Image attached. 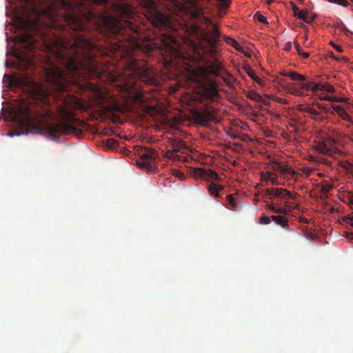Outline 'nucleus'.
I'll list each match as a JSON object with an SVG mask.
<instances>
[{
  "mask_svg": "<svg viewBox=\"0 0 353 353\" xmlns=\"http://www.w3.org/2000/svg\"><path fill=\"white\" fill-rule=\"evenodd\" d=\"M319 150L323 154H327L330 152L329 148L325 143H319L318 145Z\"/></svg>",
  "mask_w": 353,
  "mask_h": 353,
  "instance_id": "nucleus-32",
  "label": "nucleus"
},
{
  "mask_svg": "<svg viewBox=\"0 0 353 353\" xmlns=\"http://www.w3.org/2000/svg\"><path fill=\"white\" fill-rule=\"evenodd\" d=\"M254 17L260 22L263 23H265V24H267L268 22L266 19V18L263 16L261 14H260L259 12H256L255 14H254Z\"/></svg>",
  "mask_w": 353,
  "mask_h": 353,
  "instance_id": "nucleus-34",
  "label": "nucleus"
},
{
  "mask_svg": "<svg viewBox=\"0 0 353 353\" xmlns=\"http://www.w3.org/2000/svg\"><path fill=\"white\" fill-rule=\"evenodd\" d=\"M350 224L352 225V226L353 227V216H352L350 218Z\"/></svg>",
  "mask_w": 353,
  "mask_h": 353,
  "instance_id": "nucleus-53",
  "label": "nucleus"
},
{
  "mask_svg": "<svg viewBox=\"0 0 353 353\" xmlns=\"http://www.w3.org/2000/svg\"><path fill=\"white\" fill-rule=\"evenodd\" d=\"M328 1L343 7H345L347 5V0H328Z\"/></svg>",
  "mask_w": 353,
  "mask_h": 353,
  "instance_id": "nucleus-35",
  "label": "nucleus"
},
{
  "mask_svg": "<svg viewBox=\"0 0 353 353\" xmlns=\"http://www.w3.org/2000/svg\"><path fill=\"white\" fill-rule=\"evenodd\" d=\"M340 166L347 173L353 175V164L349 161L340 163Z\"/></svg>",
  "mask_w": 353,
  "mask_h": 353,
  "instance_id": "nucleus-21",
  "label": "nucleus"
},
{
  "mask_svg": "<svg viewBox=\"0 0 353 353\" xmlns=\"http://www.w3.org/2000/svg\"><path fill=\"white\" fill-rule=\"evenodd\" d=\"M292 10L294 13V16H296L297 14V12H300L298 7L296 6H295L294 4H293Z\"/></svg>",
  "mask_w": 353,
  "mask_h": 353,
  "instance_id": "nucleus-42",
  "label": "nucleus"
},
{
  "mask_svg": "<svg viewBox=\"0 0 353 353\" xmlns=\"http://www.w3.org/2000/svg\"><path fill=\"white\" fill-rule=\"evenodd\" d=\"M264 1L267 5L269 6L274 2V0H264Z\"/></svg>",
  "mask_w": 353,
  "mask_h": 353,
  "instance_id": "nucleus-46",
  "label": "nucleus"
},
{
  "mask_svg": "<svg viewBox=\"0 0 353 353\" xmlns=\"http://www.w3.org/2000/svg\"><path fill=\"white\" fill-rule=\"evenodd\" d=\"M172 150L168 151L167 157L174 161H180L181 157L179 152L183 154L187 150V147L181 141L174 140L171 143Z\"/></svg>",
  "mask_w": 353,
  "mask_h": 353,
  "instance_id": "nucleus-11",
  "label": "nucleus"
},
{
  "mask_svg": "<svg viewBox=\"0 0 353 353\" xmlns=\"http://www.w3.org/2000/svg\"><path fill=\"white\" fill-rule=\"evenodd\" d=\"M64 121L59 123H48L44 126L46 132L53 137H59L61 134H77L79 130L70 123L74 118L68 110H63Z\"/></svg>",
  "mask_w": 353,
  "mask_h": 353,
  "instance_id": "nucleus-6",
  "label": "nucleus"
},
{
  "mask_svg": "<svg viewBox=\"0 0 353 353\" xmlns=\"http://www.w3.org/2000/svg\"><path fill=\"white\" fill-rule=\"evenodd\" d=\"M321 99L326 100L329 101H337L336 97L329 96V97H321Z\"/></svg>",
  "mask_w": 353,
  "mask_h": 353,
  "instance_id": "nucleus-38",
  "label": "nucleus"
},
{
  "mask_svg": "<svg viewBox=\"0 0 353 353\" xmlns=\"http://www.w3.org/2000/svg\"><path fill=\"white\" fill-rule=\"evenodd\" d=\"M290 78L296 81H304L305 78L302 74H298L295 72H290Z\"/></svg>",
  "mask_w": 353,
  "mask_h": 353,
  "instance_id": "nucleus-24",
  "label": "nucleus"
},
{
  "mask_svg": "<svg viewBox=\"0 0 353 353\" xmlns=\"http://www.w3.org/2000/svg\"><path fill=\"white\" fill-rule=\"evenodd\" d=\"M341 28L342 31L345 34L350 32L349 30L343 24L341 25Z\"/></svg>",
  "mask_w": 353,
  "mask_h": 353,
  "instance_id": "nucleus-43",
  "label": "nucleus"
},
{
  "mask_svg": "<svg viewBox=\"0 0 353 353\" xmlns=\"http://www.w3.org/2000/svg\"><path fill=\"white\" fill-rule=\"evenodd\" d=\"M318 107H319V108H320V109H323V110H326V111H327V112H328V110L325 109V108L322 104H320V103H319V104H318Z\"/></svg>",
  "mask_w": 353,
  "mask_h": 353,
  "instance_id": "nucleus-48",
  "label": "nucleus"
},
{
  "mask_svg": "<svg viewBox=\"0 0 353 353\" xmlns=\"http://www.w3.org/2000/svg\"><path fill=\"white\" fill-rule=\"evenodd\" d=\"M247 97L249 98L251 100H253L254 101L259 102L262 100V97L260 95V94L256 91L255 90H250L247 93Z\"/></svg>",
  "mask_w": 353,
  "mask_h": 353,
  "instance_id": "nucleus-19",
  "label": "nucleus"
},
{
  "mask_svg": "<svg viewBox=\"0 0 353 353\" xmlns=\"http://www.w3.org/2000/svg\"><path fill=\"white\" fill-rule=\"evenodd\" d=\"M194 175L197 178L202 179L205 181H220L221 180L219 174L210 169L199 168L194 170Z\"/></svg>",
  "mask_w": 353,
  "mask_h": 353,
  "instance_id": "nucleus-12",
  "label": "nucleus"
},
{
  "mask_svg": "<svg viewBox=\"0 0 353 353\" xmlns=\"http://www.w3.org/2000/svg\"><path fill=\"white\" fill-rule=\"evenodd\" d=\"M178 4H179L178 1H174V6H175L176 7H178Z\"/></svg>",
  "mask_w": 353,
  "mask_h": 353,
  "instance_id": "nucleus-54",
  "label": "nucleus"
},
{
  "mask_svg": "<svg viewBox=\"0 0 353 353\" xmlns=\"http://www.w3.org/2000/svg\"><path fill=\"white\" fill-rule=\"evenodd\" d=\"M106 141L110 148H114L117 144V141L113 139H108Z\"/></svg>",
  "mask_w": 353,
  "mask_h": 353,
  "instance_id": "nucleus-37",
  "label": "nucleus"
},
{
  "mask_svg": "<svg viewBox=\"0 0 353 353\" xmlns=\"http://www.w3.org/2000/svg\"><path fill=\"white\" fill-rule=\"evenodd\" d=\"M194 119L196 123L206 125L213 118V111L209 109L196 110L193 113Z\"/></svg>",
  "mask_w": 353,
  "mask_h": 353,
  "instance_id": "nucleus-13",
  "label": "nucleus"
},
{
  "mask_svg": "<svg viewBox=\"0 0 353 353\" xmlns=\"http://www.w3.org/2000/svg\"><path fill=\"white\" fill-rule=\"evenodd\" d=\"M306 19H312V22L314 21V17H308L307 15L305 16Z\"/></svg>",
  "mask_w": 353,
  "mask_h": 353,
  "instance_id": "nucleus-49",
  "label": "nucleus"
},
{
  "mask_svg": "<svg viewBox=\"0 0 353 353\" xmlns=\"http://www.w3.org/2000/svg\"><path fill=\"white\" fill-rule=\"evenodd\" d=\"M191 81H192V82H196V77H192V78L191 79Z\"/></svg>",
  "mask_w": 353,
  "mask_h": 353,
  "instance_id": "nucleus-52",
  "label": "nucleus"
},
{
  "mask_svg": "<svg viewBox=\"0 0 353 353\" xmlns=\"http://www.w3.org/2000/svg\"><path fill=\"white\" fill-rule=\"evenodd\" d=\"M224 40L228 45L233 47L235 50H239V43L234 39L229 37H225Z\"/></svg>",
  "mask_w": 353,
  "mask_h": 353,
  "instance_id": "nucleus-23",
  "label": "nucleus"
},
{
  "mask_svg": "<svg viewBox=\"0 0 353 353\" xmlns=\"http://www.w3.org/2000/svg\"><path fill=\"white\" fill-rule=\"evenodd\" d=\"M206 43L208 44V52L210 54H211L212 56H216L218 53V49H217V46L219 45V42H216V41H203V43ZM188 50H190V48H188ZM191 51L194 53V54H196L197 55H200L201 54H202L203 52H204V49L202 50V51H200V54H197V53H195L192 50Z\"/></svg>",
  "mask_w": 353,
  "mask_h": 353,
  "instance_id": "nucleus-16",
  "label": "nucleus"
},
{
  "mask_svg": "<svg viewBox=\"0 0 353 353\" xmlns=\"http://www.w3.org/2000/svg\"><path fill=\"white\" fill-rule=\"evenodd\" d=\"M307 36H305L304 39H305V40H306V39H307Z\"/></svg>",
  "mask_w": 353,
  "mask_h": 353,
  "instance_id": "nucleus-57",
  "label": "nucleus"
},
{
  "mask_svg": "<svg viewBox=\"0 0 353 353\" xmlns=\"http://www.w3.org/2000/svg\"><path fill=\"white\" fill-rule=\"evenodd\" d=\"M299 1H300V2H303V0H299Z\"/></svg>",
  "mask_w": 353,
  "mask_h": 353,
  "instance_id": "nucleus-60",
  "label": "nucleus"
},
{
  "mask_svg": "<svg viewBox=\"0 0 353 353\" xmlns=\"http://www.w3.org/2000/svg\"><path fill=\"white\" fill-rule=\"evenodd\" d=\"M219 97L217 87L214 83L203 84L199 88V100L201 103L205 100L214 101Z\"/></svg>",
  "mask_w": 353,
  "mask_h": 353,
  "instance_id": "nucleus-10",
  "label": "nucleus"
},
{
  "mask_svg": "<svg viewBox=\"0 0 353 353\" xmlns=\"http://www.w3.org/2000/svg\"><path fill=\"white\" fill-rule=\"evenodd\" d=\"M309 114L312 117L313 119L316 120H319V117L321 116V113L314 108H313L312 107L310 110Z\"/></svg>",
  "mask_w": 353,
  "mask_h": 353,
  "instance_id": "nucleus-31",
  "label": "nucleus"
},
{
  "mask_svg": "<svg viewBox=\"0 0 353 353\" xmlns=\"http://www.w3.org/2000/svg\"><path fill=\"white\" fill-rule=\"evenodd\" d=\"M209 193L216 198L220 197V192L223 190V187L214 183H210L208 185Z\"/></svg>",
  "mask_w": 353,
  "mask_h": 353,
  "instance_id": "nucleus-17",
  "label": "nucleus"
},
{
  "mask_svg": "<svg viewBox=\"0 0 353 353\" xmlns=\"http://www.w3.org/2000/svg\"><path fill=\"white\" fill-rule=\"evenodd\" d=\"M332 141L334 143H335V141H334V139H332Z\"/></svg>",
  "mask_w": 353,
  "mask_h": 353,
  "instance_id": "nucleus-58",
  "label": "nucleus"
},
{
  "mask_svg": "<svg viewBox=\"0 0 353 353\" xmlns=\"http://www.w3.org/2000/svg\"><path fill=\"white\" fill-rule=\"evenodd\" d=\"M210 71L215 75H219L221 72V66L219 62L213 63L210 67Z\"/></svg>",
  "mask_w": 353,
  "mask_h": 353,
  "instance_id": "nucleus-22",
  "label": "nucleus"
},
{
  "mask_svg": "<svg viewBox=\"0 0 353 353\" xmlns=\"http://www.w3.org/2000/svg\"><path fill=\"white\" fill-rule=\"evenodd\" d=\"M246 72L248 76L257 83H260V79L256 75L254 71L250 67L247 68Z\"/></svg>",
  "mask_w": 353,
  "mask_h": 353,
  "instance_id": "nucleus-26",
  "label": "nucleus"
},
{
  "mask_svg": "<svg viewBox=\"0 0 353 353\" xmlns=\"http://www.w3.org/2000/svg\"><path fill=\"white\" fill-rule=\"evenodd\" d=\"M317 83H314L313 82H309L306 83L301 84V88L305 89L306 90H312L313 92H317L318 90L315 89V85Z\"/></svg>",
  "mask_w": 353,
  "mask_h": 353,
  "instance_id": "nucleus-27",
  "label": "nucleus"
},
{
  "mask_svg": "<svg viewBox=\"0 0 353 353\" xmlns=\"http://www.w3.org/2000/svg\"><path fill=\"white\" fill-rule=\"evenodd\" d=\"M281 75L283 77H290V72H284L281 73Z\"/></svg>",
  "mask_w": 353,
  "mask_h": 353,
  "instance_id": "nucleus-47",
  "label": "nucleus"
},
{
  "mask_svg": "<svg viewBox=\"0 0 353 353\" xmlns=\"http://www.w3.org/2000/svg\"><path fill=\"white\" fill-rule=\"evenodd\" d=\"M321 97H329L328 95L325 94L324 93H322L319 94V98L321 99Z\"/></svg>",
  "mask_w": 353,
  "mask_h": 353,
  "instance_id": "nucleus-51",
  "label": "nucleus"
},
{
  "mask_svg": "<svg viewBox=\"0 0 353 353\" xmlns=\"http://www.w3.org/2000/svg\"><path fill=\"white\" fill-rule=\"evenodd\" d=\"M268 207L272 212L279 214V215H272V220L283 228H288V219L285 215L289 214L290 210L285 207H282L274 203H269Z\"/></svg>",
  "mask_w": 353,
  "mask_h": 353,
  "instance_id": "nucleus-9",
  "label": "nucleus"
},
{
  "mask_svg": "<svg viewBox=\"0 0 353 353\" xmlns=\"http://www.w3.org/2000/svg\"><path fill=\"white\" fill-rule=\"evenodd\" d=\"M65 11L63 23L54 21L60 34L44 33L39 30L40 11L33 3L34 17H22L20 26L26 30L17 36L21 45L18 53V68L31 70L37 64V50H41L42 72L46 80V89L41 90L40 97L44 103H49L50 97L61 101V105L67 103L69 92L81 93L90 90L96 96L97 103L103 104L105 94L95 85L86 81L88 78H99V71L96 57L109 55L103 52L99 46L86 34H72L77 31H86L90 26H95L109 37L114 39L110 52H121L127 48H139V27L130 20L133 12L130 7L121 8L119 16L105 15L101 18V24L94 21L95 14L86 8L82 0L76 3L61 0Z\"/></svg>",
  "mask_w": 353,
  "mask_h": 353,
  "instance_id": "nucleus-1",
  "label": "nucleus"
},
{
  "mask_svg": "<svg viewBox=\"0 0 353 353\" xmlns=\"http://www.w3.org/2000/svg\"><path fill=\"white\" fill-rule=\"evenodd\" d=\"M292 42L288 41L285 44L284 50H285L286 52H290L292 49Z\"/></svg>",
  "mask_w": 353,
  "mask_h": 353,
  "instance_id": "nucleus-39",
  "label": "nucleus"
},
{
  "mask_svg": "<svg viewBox=\"0 0 353 353\" xmlns=\"http://www.w3.org/2000/svg\"><path fill=\"white\" fill-rule=\"evenodd\" d=\"M349 203H352L353 205V197H350L349 199Z\"/></svg>",
  "mask_w": 353,
  "mask_h": 353,
  "instance_id": "nucleus-50",
  "label": "nucleus"
},
{
  "mask_svg": "<svg viewBox=\"0 0 353 353\" xmlns=\"http://www.w3.org/2000/svg\"><path fill=\"white\" fill-rule=\"evenodd\" d=\"M294 47L298 54L303 59H307L309 57V52H305V51L302 50L301 46L297 42H294Z\"/></svg>",
  "mask_w": 353,
  "mask_h": 353,
  "instance_id": "nucleus-25",
  "label": "nucleus"
},
{
  "mask_svg": "<svg viewBox=\"0 0 353 353\" xmlns=\"http://www.w3.org/2000/svg\"><path fill=\"white\" fill-rule=\"evenodd\" d=\"M8 134L10 135V136H13L14 135V134L12 133V132L8 133Z\"/></svg>",
  "mask_w": 353,
  "mask_h": 353,
  "instance_id": "nucleus-55",
  "label": "nucleus"
},
{
  "mask_svg": "<svg viewBox=\"0 0 353 353\" xmlns=\"http://www.w3.org/2000/svg\"><path fill=\"white\" fill-rule=\"evenodd\" d=\"M343 59L345 61H347V60H348L347 59L344 58V57H343Z\"/></svg>",
  "mask_w": 353,
  "mask_h": 353,
  "instance_id": "nucleus-56",
  "label": "nucleus"
},
{
  "mask_svg": "<svg viewBox=\"0 0 353 353\" xmlns=\"http://www.w3.org/2000/svg\"><path fill=\"white\" fill-rule=\"evenodd\" d=\"M350 235L352 236V238L353 239V233L350 234Z\"/></svg>",
  "mask_w": 353,
  "mask_h": 353,
  "instance_id": "nucleus-59",
  "label": "nucleus"
},
{
  "mask_svg": "<svg viewBox=\"0 0 353 353\" xmlns=\"http://www.w3.org/2000/svg\"><path fill=\"white\" fill-rule=\"evenodd\" d=\"M332 108L333 110L330 112L331 114L336 113L342 120L353 125V121L351 117L342 106L335 105L332 106Z\"/></svg>",
  "mask_w": 353,
  "mask_h": 353,
  "instance_id": "nucleus-14",
  "label": "nucleus"
},
{
  "mask_svg": "<svg viewBox=\"0 0 353 353\" xmlns=\"http://www.w3.org/2000/svg\"><path fill=\"white\" fill-rule=\"evenodd\" d=\"M24 83H25V84H27V85H28V84H29V83H30V79H29V77H28V74H27V75L26 76V77H25Z\"/></svg>",
  "mask_w": 353,
  "mask_h": 353,
  "instance_id": "nucleus-44",
  "label": "nucleus"
},
{
  "mask_svg": "<svg viewBox=\"0 0 353 353\" xmlns=\"http://www.w3.org/2000/svg\"><path fill=\"white\" fill-rule=\"evenodd\" d=\"M311 108V106L308 104L304 105V104H299L298 105L297 110L301 112L307 113L309 114L310 110Z\"/></svg>",
  "mask_w": 353,
  "mask_h": 353,
  "instance_id": "nucleus-30",
  "label": "nucleus"
},
{
  "mask_svg": "<svg viewBox=\"0 0 353 353\" xmlns=\"http://www.w3.org/2000/svg\"><path fill=\"white\" fill-rule=\"evenodd\" d=\"M299 19L304 21L307 23H311V19H306L305 17L307 16L306 11L301 10L300 12H297V14L296 15Z\"/></svg>",
  "mask_w": 353,
  "mask_h": 353,
  "instance_id": "nucleus-28",
  "label": "nucleus"
},
{
  "mask_svg": "<svg viewBox=\"0 0 353 353\" xmlns=\"http://www.w3.org/2000/svg\"><path fill=\"white\" fill-rule=\"evenodd\" d=\"M226 203L225 206L232 211L238 210V203L236 201L232 194H229L225 197Z\"/></svg>",
  "mask_w": 353,
  "mask_h": 353,
  "instance_id": "nucleus-18",
  "label": "nucleus"
},
{
  "mask_svg": "<svg viewBox=\"0 0 353 353\" xmlns=\"http://www.w3.org/2000/svg\"><path fill=\"white\" fill-rule=\"evenodd\" d=\"M272 169L276 172H279L283 174H288L294 176L296 174V172L290 166L283 164V163H274L272 164Z\"/></svg>",
  "mask_w": 353,
  "mask_h": 353,
  "instance_id": "nucleus-15",
  "label": "nucleus"
},
{
  "mask_svg": "<svg viewBox=\"0 0 353 353\" xmlns=\"http://www.w3.org/2000/svg\"><path fill=\"white\" fill-rule=\"evenodd\" d=\"M139 158L137 163L140 167L146 170H152L154 165V161L158 157L157 152L152 148H143L139 153Z\"/></svg>",
  "mask_w": 353,
  "mask_h": 353,
  "instance_id": "nucleus-8",
  "label": "nucleus"
},
{
  "mask_svg": "<svg viewBox=\"0 0 353 353\" xmlns=\"http://www.w3.org/2000/svg\"><path fill=\"white\" fill-rule=\"evenodd\" d=\"M219 1L224 7H228L230 3V0H219Z\"/></svg>",
  "mask_w": 353,
  "mask_h": 353,
  "instance_id": "nucleus-40",
  "label": "nucleus"
},
{
  "mask_svg": "<svg viewBox=\"0 0 353 353\" xmlns=\"http://www.w3.org/2000/svg\"><path fill=\"white\" fill-rule=\"evenodd\" d=\"M16 119L21 125H28L32 123L34 119L39 118L46 120L53 119L54 112L52 110H44L43 112L34 110L32 105L24 100H22L15 110Z\"/></svg>",
  "mask_w": 353,
  "mask_h": 353,
  "instance_id": "nucleus-4",
  "label": "nucleus"
},
{
  "mask_svg": "<svg viewBox=\"0 0 353 353\" xmlns=\"http://www.w3.org/2000/svg\"><path fill=\"white\" fill-rule=\"evenodd\" d=\"M271 219H272L271 216H265V215H262V216H259V222L261 225H268V224H269L270 223Z\"/></svg>",
  "mask_w": 353,
  "mask_h": 353,
  "instance_id": "nucleus-29",
  "label": "nucleus"
},
{
  "mask_svg": "<svg viewBox=\"0 0 353 353\" xmlns=\"http://www.w3.org/2000/svg\"><path fill=\"white\" fill-rule=\"evenodd\" d=\"M192 17L197 19L204 20L205 24H212L211 35L205 34L202 28L196 24L184 26L179 23L174 18L170 15L167 17L171 21L170 26L155 27L159 31L166 30L159 36V43L157 48L160 50L163 56L183 60L185 57L184 54L185 48L176 40L175 35L181 36V30L184 31L182 36L183 44L192 50L194 53L199 54L200 50H203V41H220V32L219 26L212 23L211 19L204 16V11L199 7L194 6L191 11Z\"/></svg>",
  "mask_w": 353,
  "mask_h": 353,
  "instance_id": "nucleus-2",
  "label": "nucleus"
},
{
  "mask_svg": "<svg viewBox=\"0 0 353 353\" xmlns=\"http://www.w3.org/2000/svg\"><path fill=\"white\" fill-rule=\"evenodd\" d=\"M333 47L336 50H338L339 52H341L342 50L341 48L336 45L333 44Z\"/></svg>",
  "mask_w": 353,
  "mask_h": 353,
  "instance_id": "nucleus-45",
  "label": "nucleus"
},
{
  "mask_svg": "<svg viewBox=\"0 0 353 353\" xmlns=\"http://www.w3.org/2000/svg\"><path fill=\"white\" fill-rule=\"evenodd\" d=\"M139 80L147 85L155 83L154 71L144 63L131 59L125 65V70L118 84V90L123 93V97L127 101L143 103L145 101L143 92L140 90L137 81Z\"/></svg>",
  "mask_w": 353,
  "mask_h": 353,
  "instance_id": "nucleus-3",
  "label": "nucleus"
},
{
  "mask_svg": "<svg viewBox=\"0 0 353 353\" xmlns=\"http://www.w3.org/2000/svg\"><path fill=\"white\" fill-rule=\"evenodd\" d=\"M95 3L104 5L108 3V0H92Z\"/></svg>",
  "mask_w": 353,
  "mask_h": 353,
  "instance_id": "nucleus-41",
  "label": "nucleus"
},
{
  "mask_svg": "<svg viewBox=\"0 0 353 353\" xmlns=\"http://www.w3.org/2000/svg\"><path fill=\"white\" fill-rule=\"evenodd\" d=\"M266 179L270 181L272 184H276V174L268 172L267 173Z\"/></svg>",
  "mask_w": 353,
  "mask_h": 353,
  "instance_id": "nucleus-33",
  "label": "nucleus"
},
{
  "mask_svg": "<svg viewBox=\"0 0 353 353\" xmlns=\"http://www.w3.org/2000/svg\"><path fill=\"white\" fill-rule=\"evenodd\" d=\"M266 194L269 196L270 199H274L276 202L274 203L279 204L284 203V206L286 208H290V204L288 200L294 199L292 194L286 189L280 188H273L266 190Z\"/></svg>",
  "mask_w": 353,
  "mask_h": 353,
  "instance_id": "nucleus-7",
  "label": "nucleus"
},
{
  "mask_svg": "<svg viewBox=\"0 0 353 353\" xmlns=\"http://www.w3.org/2000/svg\"><path fill=\"white\" fill-rule=\"evenodd\" d=\"M322 192L324 194H328L331 190L333 188V185L332 184H325L322 185Z\"/></svg>",
  "mask_w": 353,
  "mask_h": 353,
  "instance_id": "nucleus-36",
  "label": "nucleus"
},
{
  "mask_svg": "<svg viewBox=\"0 0 353 353\" xmlns=\"http://www.w3.org/2000/svg\"><path fill=\"white\" fill-rule=\"evenodd\" d=\"M144 14L154 27L170 26L171 21L166 13L161 12L154 0H140Z\"/></svg>",
  "mask_w": 353,
  "mask_h": 353,
  "instance_id": "nucleus-5",
  "label": "nucleus"
},
{
  "mask_svg": "<svg viewBox=\"0 0 353 353\" xmlns=\"http://www.w3.org/2000/svg\"><path fill=\"white\" fill-rule=\"evenodd\" d=\"M314 89H317L318 91L319 90H323V91H326V92H334V88L333 86H332L330 84H316L314 85Z\"/></svg>",
  "mask_w": 353,
  "mask_h": 353,
  "instance_id": "nucleus-20",
  "label": "nucleus"
}]
</instances>
